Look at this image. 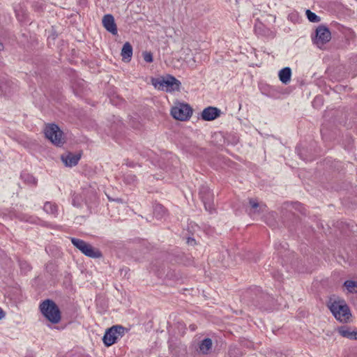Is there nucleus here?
<instances>
[{"mask_svg": "<svg viewBox=\"0 0 357 357\" xmlns=\"http://www.w3.org/2000/svg\"><path fill=\"white\" fill-rule=\"evenodd\" d=\"M41 314L52 324H58L61 319V311L54 301L46 299L39 305Z\"/></svg>", "mask_w": 357, "mask_h": 357, "instance_id": "f257e3e1", "label": "nucleus"}, {"mask_svg": "<svg viewBox=\"0 0 357 357\" xmlns=\"http://www.w3.org/2000/svg\"><path fill=\"white\" fill-rule=\"evenodd\" d=\"M328 307L335 319L341 322H347L351 316L350 309L343 299H331Z\"/></svg>", "mask_w": 357, "mask_h": 357, "instance_id": "f03ea898", "label": "nucleus"}, {"mask_svg": "<svg viewBox=\"0 0 357 357\" xmlns=\"http://www.w3.org/2000/svg\"><path fill=\"white\" fill-rule=\"evenodd\" d=\"M153 84L159 90L167 92L178 91L180 90L181 82L172 75H167L165 78H158L153 81Z\"/></svg>", "mask_w": 357, "mask_h": 357, "instance_id": "7ed1b4c3", "label": "nucleus"}, {"mask_svg": "<svg viewBox=\"0 0 357 357\" xmlns=\"http://www.w3.org/2000/svg\"><path fill=\"white\" fill-rule=\"evenodd\" d=\"M45 135L53 144L57 146H62L65 142L62 130L54 123L46 126Z\"/></svg>", "mask_w": 357, "mask_h": 357, "instance_id": "20e7f679", "label": "nucleus"}, {"mask_svg": "<svg viewBox=\"0 0 357 357\" xmlns=\"http://www.w3.org/2000/svg\"><path fill=\"white\" fill-rule=\"evenodd\" d=\"M171 114L176 120L187 121L192 114V109L188 104L179 103L172 108Z\"/></svg>", "mask_w": 357, "mask_h": 357, "instance_id": "39448f33", "label": "nucleus"}, {"mask_svg": "<svg viewBox=\"0 0 357 357\" xmlns=\"http://www.w3.org/2000/svg\"><path fill=\"white\" fill-rule=\"evenodd\" d=\"M199 197L202 199L205 209L210 213L214 209L213 194L208 186L202 185L199 189Z\"/></svg>", "mask_w": 357, "mask_h": 357, "instance_id": "423d86ee", "label": "nucleus"}, {"mask_svg": "<svg viewBox=\"0 0 357 357\" xmlns=\"http://www.w3.org/2000/svg\"><path fill=\"white\" fill-rule=\"evenodd\" d=\"M331 38L329 29L325 26H319L316 29L314 43L319 47L328 43Z\"/></svg>", "mask_w": 357, "mask_h": 357, "instance_id": "0eeeda50", "label": "nucleus"}, {"mask_svg": "<svg viewBox=\"0 0 357 357\" xmlns=\"http://www.w3.org/2000/svg\"><path fill=\"white\" fill-rule=\"evenodd\" d=\"M14 83L6 77H0V96L10 95L15 89Z\"/></svg>", "mask_w": 357, "mask_h": 357, "instance_id": "6e6552de", "label": "nucleus"}, {"mask_svg": "<svg viewBox=\"0 0 357 357\" xmlns=\"http://www.w3.org/2000/svg\"><path fill=\"white\" fill-rule=\"evenodd\" d=\"M102 25L105 29L113 35H116L118 33L117 26L114 22V18L112 15L107 14L103 16Z\"/></svg>", "mask_w": 357, "mask_h": 357, "instance_id": "1a4fd4ad", "label": "nucleus"}, {"mask_svg": "<svg viewBox=\"0 0 357 357\" xmlns=\"http://www.w3.org/2000/svg\"><path fill=\"white\" fill-rule=\"evenodd\" d=\"M221 111L215 107H208L202 112V119L204 121H210L215 120L220 116Z\"/></svg>", "mask_w": 357, "mask_h": 357, "instance_id": "9d476101", "label": "nucleus"}, {"mask_svg": "<svg viewBox=\"0 0 357 357\" xmlns=\"http://www.w3.org/2000/svg\"><path fill=\"white\" fill-rule=\"evenodd\" d=\"M337 331L343 337L357 340V329H352L351 327L344 325L338 327Z\"/></svg>", "mask_w": 357, "mask_h": 357, "instance_id": "9b49d317", "label": "nucleus"}, {"mask_svg": "<svg viewBox=\"0 0 357 357\" xmlns=\"http://www.w3.org/2000/svg\"><path fill=\"white\" fill-rule=\"evenodd\" d=\"M80 154H74L72 153H68L66 155H62L61 157V160L67 167L75 166L80 160Z\"/></svg>", "mask_w": 357, "mask_h": 357, "instance_id": "f8f14e48", "label": "nucleus"}, {"mask_svg": "<svg viewBox=\"0 0 357 357\" xmlns=\"http://www.w3.org/2000/svg\"><path fill=\"white\" fill-rule=\"evenodd\" d=\"M114 328H109L107 329L102 337L103 343L106 347H110L114 343H116L118 340V337L116 334L114 333L113 331H115Z\"/></svg>", "mask_w": 357, "mask_h": 357, "instance_id": "ddd939ff", "label": "nucleus"}, {"mask_svg": "<svg viewBox=\"0 0 357 357\" xmlns=\"http://www.w3.org/2000/svg\"><path fill=\"white\" fill-rule=\"evenodd\" d=\"M85 256L93 258L99 259L102 257V252L97 248H94L91 244L87 243L83 253Z\"/></svg>", "mask_w": 357, "mask_h": 357, "instance_id": "4468645a", "label": "nucleus"}, {"mask_svg": "<svg viewBox=\"0 0 357 357\" xmlns=\"http://www.w3.org/2000/svg\"><path fill=\"white\" fill-rule=\"evenodd\" d=\"M249 204L251 206L250 213H260L266 211V206L265 204H259L256 199H250Z\"/></svg>", "mask_w": 357, "mask_h": 357, "instance_id": "2eb2a0df", "label": "nucleus"}, {"mask_svg": "<svg viewBox=\"0 0 357 357\" xmlns=\"http://www.w3.org/2000/svg\"><path fill=\"white\" fill-rule=\"evenodd\" d=\"M337 227H339L344 233H346L347 231L352 233L357 231V225L354 222H344L340 221L337 222Z\"/></svg>", "mask_w": 357, "mask_h": 357, "instance_id": "dca6fc26", "label": "nucleus"}, {"mask_svg": "<svg viewBox=\"0 0 357 357\" xmlns=\"http://www.w3.org/2000/svg\"><path fill=\"white\" fill-rule=\"evenodd\" d=\"M279 79L282 83L287 84L291 80V70L289 67H285L280 70L278 73Z\"/></svg>", "mask_w": 357, "mask_h": 357, "instance_id": "f3484780", "label": "nucleus"}, {"mask_svg": "<svg viewBox=\"0 0 357 357\" xmlns=\"http://www.w3.org/2000/svg\"><path fill=\"white\" fill-rule=\"evenodd\" d=\"M259 298L260 301H257L255 305L262 309H266V303H270L273 300L270 295L262 292L260 293Z\"/></svg>", "mask_w": 357, "mask_h": 357, "instance_id": "a211bd4d", "label": "nucleus"}, {"mask_svg": "<svg viewBox=\"0 0 357 357\" xmlns=\"http://www.w3.org/2000/svg\"><path fill=\"white\" fill-rule=\"evenodd\" d=\"M43 210L48 214H51L54 217L58 215V206L53 202H46L43 206Z\"/></svg>", "mask_w": 357, "mask_h": 357, "instance_id": "6ab92c4d", "label": "nucleus"}, {"mask_svg": "<svg viewBox=\"0 0 357 357\" xmlns=\"http://www.w3.org/2000/svg\"><path fill=\"white\" fill-rule=\"evenodd\" d=\"M167 214L165 208L160 204H155L153 206V215L156 219L160 220Z\"/></svg>", "mask_w": 357, "mask_h": 357, "instance_id": "aec40b11", "label": "nucleus"}, {"mask_svg": "<svg viewBox=\"0 0 357 357\" xmlns=\"http://www.w3.org/2000/svg\"><path fill=\"white\" fill-rule=\"evenodd\" d=\"M212 347V340L210 338L204 339L199 344V349L202 354H208Z\"/></svg>", "mask_w": 357, "mask_h": 357, "instance_id": "412c9836", "label": "nucleus"}, {"mask_svg": "<svg viewBox=\"0 0 357 357\" xmlns=\"http://www.w3.org/2000/svg\"><path fill=\"white\" fill-rule=\"evenodd\" d=\"M121 56L123 57V59H128V61L130 60L132 56V47L130 44V43L126 42L121 50Z\"/></svg>", "mask_w": 357, "mask_h": 357, "instance_id": "4be33fe9", "label": "nucleus"}, {"mask_svg": "<svg viewBox=\"0 0 357 357\" xmlns=\"http://www.w3.org/2000/svg\"><path fill=\"white\" fill-rule=\"evenodd\" d=\"M70 241L76 248H77L82 253H83L84 248L87 244L86 242L82 239L74 237L70 238Z\"/></svg>", "mask_w": 357, "mask_h": 357, "instance_id": "5701e85b", "label": "nucleus"}, {"mask_svg": "<svg viewBox=\"0 0 357 357\" xmlns=\"http://www.w3.org/2000/svg\"><path fill=\"white\" fill-rule=\"evenodd\" d=\"M123 181L128 185H135L137 183V178L135 174L129 172L124 174Z\"/></svg>", "mask_w": 357, "mask_h": 357, "instance_id": "b1692460", "label": "nucleus"}, {"mask_svg": "<svg viewBox=\"0 0 357 357\" xmlns=\"http://www.w3.org/2000/svg\"><path fill=\"white\" fill-rule=\"evenodd\" d=\"M344 286L350 293H357V282L353 280H346Z\"/></svg>", "mask_w": 357, "mask_h": 357, "instance_id": "393cba45", "label": "nucleus"}, {"mask_svg": "<svg viewBox=\"0 0 357 357\" xmlns=\"http://www.w3.org/2000/svg\"><path fill=\"white\" fill-rule=\"evenodd\" d=\"M21 177L24 181V182L27 183L28 184L33 185H36L37 184L36 178L29 174H22Z\"/></svg>", "mask_w": 357, "mask_h": 357, "instance_id": "a878e982", "label": "nucleus"}, {"mask_svg": "<svg viewBox=\"0 0 357 357\" xmlns=\"http://www.w3.org/2000/svg\"><path fill=\"white\" fill-rule=\"evenodd\" d=\"M305 13H306V16L310 22H319L320 21V17L317 15H316L314 13L312 12L311 10H307Z\"/></svg>", "mask_w": 357, "mask_h": 357, "instance_id": "bb28decb", "label": "nucleus"}, {"mask_svg": "<svg viewBox=\"0 0 357 357\" xmlns=\"http://www.w3.org/2000/svg\"><path fill=\"white\" fill-rule=\"evenodd\" d=\"M72 204L75 207L82 206V199L79 195L73 194Z\"/></svg>", "mask_w": 357, "mask_h": 357, "instance_id": "cd10ccee", "label": "nucleus"}, {"mask_svg": "<svg viewBox=\"0 0 357 357\" xmlns=\"http://www.w3.org/2000/svg\"><path fill=\"white\" fill-rule=\"evenodd\" d=\"M112 328H114L116 330L113 331L115 334H116L118 338L119 337H122L124 335L125 333V328L121 326H113Z\"/></svg>", "mask_w": 357, "mask_h": 357, "instance_id": "c85d7f7f", "label": "nucleus"}, {"mask_svg": "<svg viewBox=\"0 0 357 357\" xmlns=\"http://www.w3.org/2000/svg\"><path fill=\"white\" fill-rule=\"evenodd\" d=\"M288 244L286 242H279L275 244V248L279 252H281L282 249L287 250Z\"/></svg>", "mask_w": 357, "mask_h": 357, "instance_id": "c756f323", "label": "nucleus"}, {"mask_svg": "<svg viewBox=\"0 0 357 357\" xmlns=\"http://www.w3.org/2000/svg\"><path fill=\"white\" fill-rule=\"evenodd\" d=\"M143 59L147 63L153 62V54L151 52H143Z\"/></svg>", "mask_w": 357, "mask_h": 357, "instance_id": "7c9ffc66", "label": "nucleus"}, {"mask_svg": "<svg viewBox=\"0 0 357 357\" xmlns=\"http://www.w3.org/2000/svg\"><path fill=\"white\" fill-rule=\"evenodd\" d=\"M25 221L31 222V223H36L38 221V218L33 216H29L27 218H24Z\"/></svg>", "mask_w": 357, "mask_h": 357, "instance_id": "2f4dec72", "label": "nucleus"}, {"mask_svg": "<svg viewBox=\"0 0 357 357\" xmlns=\"http://www.w3.org/2000/svg\"><path fill=\"white\" fill-rule=\"evenodd\" d=\"M20 266H21V268H22V269H25V270H27V271H30L31 270V266L26 262H21L20 263Z\"/></svg>", "mask_w": 357, "mask_h": 357, "instance_id": "473e14b6", "label": "nucleus"}, {"mask_svg": "<svg viewBox=\"0 0 357 357\" xmlns=\"http://www.w3.org/2000/svg\"><path fill=\"white\" fill-rule=\"evenodd\" d=\"M125 164H126L128 167H132V168L135 167H136V165H137V164H136L135 162H134L133 161H130L128 159H127V160H126Z\"/></svg>", "mask_w": 357, "mask_h": 357, "instance_id": "72a5a7b5", "label": "nucleus"}, {"mask_svg": "<svg viewBox=\"0 0 357 357\" xmlns=\"http://www.w3.org/2000/svg\"><path fill=\"white\" fill-rule=\"evenodd\" d=\"M322 103V98L319 96H317L315 97V98L314 99L313 102H312V104L314 106L316 104H321Z\"/></svg>", "mask_w": 357, "mask_h": 357, "instance_id": "f704fd0d", "label": "nucleus"}, {"mask_svg": "<svg viewBox=\"0 0 357 357\" xmlns=\"http://www.w3.org/2000/svg\"><path fill=\"white\" fill-rule=\"evenodd\" d=\"M195 243V240L194 238H188V244L192 245Z\"/></svg>", "mask_w": 357, "mask_h": 357, "instance_id": "c9c22d12", "label": "nucleus"}, {"mask_svg": "<svg viewBox=\"0 0 357 357\" xmlns=\"http://www.w3.org/2000/svg\"><path fill=\"white\" fill-rule=\"evenodd\" d=\"M4 317V312L3 310L0 307V319Z\"/></svg>", "mask_w": 357, "mask_h": 357, "instance_id": "e433bc0d", "label": "nucleus"}, {"mask_svg": "<svg viewBox=\"0 0 357 357\" xmlns=\"http://www.w3.org/2000/svg\"><path fill=\"white\" fill-rule=\"evenodd\" d=\"M298 208L301 211V213H304V212L301 210V208H302V205L300 203L296 204Z\"/></svg>", "mask_w": 357, "mask_h": 357, "instance_id": "4c0bfd02", "label": "nucleus"}, {"mask_svg": "<svg viewBox=\"0 0 357 357\" xmlns=\"http://www.w3.org/2000/svg\"><path fill=\"white\" fill-rule=\"evenodd\" d=\"M190 329L192 331H195V325H190Z\"/></svg>", "mask_w": 357, "mask_h": 357, "instance_id": "58836bf2", "label": "nucleus"}, {"mask_svg": "<svg viewBox=\"0 0 357 357\" xmlns=\"http://www.w3.org/2000/svg\"><path fill=\"white\" fill-rule=\"evenodd\" d=\"M3 50V45L0 42V51Z\"/></svg>", "mask_w": 357, "mask_h": 357, "instance_id": "ea45409f", "label": "nucleus"}, {"mask_svg": "<svg viewBox=\"0 0 357 357\" xmlns=\"http://www.w3.org/2000/svg\"><path fill=\"white\" fill-rule=\"evenodd\" d=\"M271 227H273L274 226V224H270L269 225Z\"/></svg>", "mask_w": 357, "mask_h": 357, "instance_id": "a19ab883", "label": "nucleus"}]
</instances>
